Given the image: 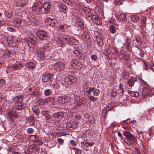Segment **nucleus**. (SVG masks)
<instances>
[{"mask_svg": "<svg viewBox=\"0 0 154 154\" xmlns=\"http://www.w3.org/2000/svg\"><path fill=\"white\" fill-rule=\"evenodd\" d=\"M5 23L4 21L2 20L0 21V26H3Z\"/></svg>", "mask_w": 154, "mask_h": 154, "instance_id": "obj_63", "label": "nucleus"}, {"mask_svg": "<svg viewBox=\"0 0 154 154\" xmlns=\"http://www.w3.org/2000/svg\"><path fill=\"white\" fill-rule=\"evenodd\" d=\"M83 11L85 13L86 15L88 16H91L93 14L92 12V10L91 9L89 8H85V9L83 8Z\"/></svg>", "mask_w": 154, "mask_h": 154, "instance_id": "obj_17", "label": "nucleus"}, {"mask_svg": "<svg viewBox=\"0 0 154 154\" xmlns=\"http://www.w3.org/2000/svg\"><path fill=\"white\" fill-rule=\"evenodd\" d=\"M118 18L121 21H125L126 20V15L124 14H122Z\"/></svg>", "mask_w": 154, "mask_h": 154, "instance_id": "obj_24", "label": "nucleus"}, {"mask_svg": "<svg viewBox=\"0 0 154 154\" xmlns=\"http://www.w3.org/2000/svg\"><path fill=\"white\" fill-rule=\"evenodd\" d=\"M52 91L51 89H45L44 90V95L46 96H48L52 94Z\"/></svg>", "mask_w": 154, "mask_h": 154, "instance_id": "obj_25", "label": "nucleus"}, {"mask_svg": "<svg viewBox=\"0 0 154 154\" xmlns=\"http://www.w3.org/2000/svg\"><path fill=\"white\" fill-rule=\"evenodd\" d=\"M38 56L41 60L43 59L45 57L44 54L41 52H39L38 53Z\"/></svg>", "mask_w": 154, "mask_h": 154, "instance_id": "obj_35", "label": "nucleus"}, {"mask_svg": "<svg viewBox=\"0 0 154 154\" xmlns=\"http://www.w3.org/2000/svg\"><path fill=\"white\" fill-rule=\"evenodd\" d=\"M107 108H108V110H111L113 109V107L112 106H111V105L109 104L106 106V110H107Z\"/></svg>", "mask_w": 154, "mask_h": 154, "instance_id": "obj_52", "label": "nucleus"}, {"mask_svg": "<svg viewBox=\"0 0 154 154\" xmlns=\"http://www.w3.org/2000/svg\"><path fill=\"white\" fill-rule=\"evenodd\" d=\"M74 53L77 55L78 58L82 59L84 57V55L81 52L78 50L75 51Z\"/></svg>", "mask_w": 154, "mask_h": 154, "instance_id": "obj_18", "label": "nucleus"}, {"mask_svg": "<svg viewBox=\"0 0 154 154\" xmlns=\"http://www.w3.org/2000/svg\"><path fill=\"white\" fill-rule=\"evenodd\" d=\"M82 37L84 40H86L88 39L90 36L86 32H84L82 34Z\"/></svg>", "mask_w": 154, "mask_h": 154, "instance_id": "obj_26", "label": "nucleus"}, {"mask_svg": "<svg viewBox=\"0 0 154 154\" xmlns=\"http://www.w3.org/2000/svg\"><path fill=\"white\" fill-rule=\"evenodd\" d=\"M129 94L132 97H137L139 95V93L137 92H134L132 91H129Z\"/></svg>", "mask_w": 154, "mask_h": 154, "instance_id": "obj_28", "label": "nucleus"}, {"mask_svg": "<svg viewBox=\"0 0 154 154\" xmlns=\"http://www.w3.org/2000/svg\"><path fill=\"white\" fill-rule=\"evenodd\" d=\"M26 67L29 69H33L35 67V65L33 63L31 62L26 63L25 64Z\"/></svg>", "mask_w": 154, "mask_h": 154, "instance_id": "obj_20", "label": "nucleus"}, {"mask_svg": "<svg viewBox=\"0 0 154 154\" xmlns=\"http://www.w3.org/2000/svg\"><path fill=\"white\" fill-rule=\"evenodd\" d=\"M122 57L124 59L126 60H128L129 58V56L128 55L123 54Z\"/></svg>", "mask_w": 154, "mask_h": 154, "instance_id": "obj_53", "label": "nucleus"}, {"mask_svg": "<svg viewBox=\"0 0 154 154\" xmlns=\"http://www.w3.org/2000/svg\"><path fill=\"white\" fill-rule=\"evenodd\" d=\"M110 94L113 97H115L117 95V92L116 90H112L111 91Z\"/></svg>", "mask_w": 154, "mask_h": 154, "instance_id": "obj_37", "label": "nucleus"}, {"mask_svg": "<svg viewBox=\"0 0 154 154\" xmlns=\"http://www.w3.org/2000/svg\"><path fill=\"white\" fill-rule=\"evenodd\" d=\"M123 85L121 84H120L119 87V90H120V92H121L122 94L124 93V91L123 88H122Z\"/></svg>", "mask_w": 154, "mask_h": 154, "instance_id": "obj_51", "label": "nucleus"}, {"mask_svg": "<svg viewBox=\"0 0 154 154\" xmlns=\"http://www.w3.org/2000/svg\"><path fill=\"white\" fill-rule=\"evenodd\" d=\"M131 19L134 22H136L139 20L138 17L136 15H132L131 17Z\"/></svg>", "mask_w": 154, "mask_h": 154, "instance_id": "obj_32", "label": "nucleus"}, {"mask_svg": "<svg viewBox=\"0 0 154 154\" xmlns=\"http://www.w3.org/2000/svg\"><path fill=\"white\" fill-rule=\"evenodd\" d=\"M42 7V2L38 0L35 1L32 7V11L38 14L40 12Z\"/></svg>", "mask_w": 154, "mask_h": 154, "instance_id": "obj_1", "label": "nucleus"}, {"mask_svg": "<svg viewBox=\"0 0 154 154\" xmlns=\"http://www.w3.org/2000/svg\"><path fill=\"white\" fill-rule=\"evenodd\" d=\"M63 40L65 41L66 42H69V41H71V38L69 36L63 37Z\"/></svg>", "mask_w": 154, "mask_h": 154, "instance_id": "obj_43", "label": "nucleus"}, {"mask_svg": "<svg viewBox=\"0 0 154 154\" xmlns=\"http://www.w3.org/2000/svg\"><path fill=\"white\" fill-rule=\"evenodd\" d=\"M91 57L92 60H94V61H96L97 58V56L95 54L91 55Z\"/></svg>", "mask_w": 154, "mask_h": 154, "instance_id": "obj_49", "label": "nucleus"}, {"mask_svg": "<svg viewBox=\"0 0 154 154\" xmlns=\"http://www.w3.org/2000/svg\"><path fill=\"white\" fill-rule=\"evenodd\" d=\"M53 117L56 121H59L64 117V114L61 112H57L53 114Z\"/></svg>", "mask_w": 154, "mask_h": 154, "instance_id": "obj_11", "label": "nucleus"}, {"mask_svg": "<svg viewBox=\"0 0 154 154\" xmlns=\"http://www.w3.org/2000/svg\"><path fill=\"white\" fill-rule=\"evenodd\" d=\"M124 142L126 143L128 145H131L132 143V142L129 139H128L127 138L125 139L124 140Z\"/></svg>", "mask_w": 154, "mask_h": 154, "instance_id": "obj_38", "label": "nucleus"}, {"mask_svg": "<svg viewBox=\"0 0 154 154\" xmlns=\"http://www.w3.org/2000/svg\"><path fill=\"white\" fill-rule=\"evenodd\" d=\"M7 117L9 118L11 121H12V119L14 116H16L17 114L13 115L12 114L11 111L8 112L7 113Z\"/></svg>", "mask_w": 154, "mask_h": 154, "instance_id": "obj_21", "label": "nucleus"}, {"mask_svg": "<svg viewBox=\"0 0 154 154\" xmlns=\"http://www.w3.org/2000/svg\"><path fill=\"white\" fill-rule=\"evenodd\" d=\"M83 144L85 146H91L93 145V144L92 143H88L87 142H84L83 143Z\"/></svg>", "mask_w": 154, "mask_h": 154, "instance_id": "obj_48", "label": "nucleus"}, {"mask_svg": "<svg viewBox=\"0 0 154 154\" xmlns=\"http://www.w3.org/2000/svg\"><path fill=\"white\" fill-rule=\"evenodd\" d=\"M27 133L29 134H31L34 132V130L31 128H28L27 131Z\"/></svg>", "mask_w": 154, "mask_h": 154, "instance_id": "obj_44", "label": "nucleus"}, {"mask_svg": "<svg viewBox=\"0 0 154 154\" xmlns=\"http://www.w3.org/2000/svg\"><path fill=\"white\" fill-rule=\"evenodd\" d=\"M77 80L76 78L72 75H69L66 79V81L69 85L72 84V82H76Z\"/></svg>", "mask_w": 154, "mask_h": 154, "instance_id": "obj_8", "label": "nucleus"}, {"mask_svg": "<svg viewBox=\"0 0 154 154\" xmlns=\"http://www.w3.org/2000/svg\"><path fill=\"white\" fill-rule=\"evenodd\" d=\"M5 85V80L2 79L0 80V86H2Z\"/></svg>", "mask_w": 154, "mask_h": 154, "instance_id": "obj_47", "label": "nucleus"}, {"mask_svg": "<svg viewBox=\"0 0 154 154\" xmlns=\"http://www.w3.org/2000/svg\"><path fill=\"white\" fill-rule=\"evenodd\" d=\"M75 118L77 119H80L81 118L80 116L78 115H76L75 116Z\"/></svg>", "mask_w": 154, "mask_h": 154, "instance_id": "obj_61", "label": "nucleus"}, {"mask_svg": "<svg viewBox=\"0 0 154 154\" xmlns=\"http://www.w3.org/2000/svg\"><path fill=\"white\" fill-rule=\"evenodd\" d=\"M137 81V79L135 78H132L129 79L128 82V85H127V88L131 89L132 87L134 85L135 82Z\"/></svg>", "mask_w": 154, "mask_h": 154, "instance_id": "obj_10", "label": "nucleus"}, {"mask_svg": "<svg viewBox=\"0 0 154 154\" xmlns=\"http://www.w3.org/2000/svg\"><path fill=\"white\" fill-rule=\"evenodd\" d=\"M22 20L20 19L17 18L14 20L13 21V23L15 24H20Z\"/></svg>", "mask_w": 154, "mask_h": 154, "instance_id": "obj_34", "label": "nucleus"}, {"mask_svg": "<svg viewBox=\"0 0 154 154\" xmlns=\"http://www.w3.org/2000/svg\"><path fill=\"white\" fill-rule=\"evenodd\" d=\"M37 36L42 40H44L48 38V33L43 30H38L36 33Z\"/></svg>", "mask_w": 154, "mask_h": 154, "instance_id": "obj_3", "label": "nucleus"}, {"mask_svg": "<svg viewBox=\"0 0 154 154\" xmlns=\"http://www.w3.org/2000/svg\"><path fill=\"white\" fill-rule=\"evenodd\" d=\"M71 64L73 68L76 69H81L83 66L81 62L79 60L75 59L72 60Z\"/></svg>", "mask_w": 154, "mask_h": 154, "instance_id": "obj_4", "label": "nucleus"}, {"mask_svg": "<svg viewBox=\"0 0 154 154\" xmlns=\"http://www.w3.org/2000/svg\"><path fill=\"white\" fill-rule=\"evenodd\" d=\"M32 110L35 114L38 115L39 111L38 110V106L36 105H34L32 108Z\"/></svg>", "mask_w": 154, "mask_h": 154, "instance_id": "obj_19", "label": "nucleus"}, {"mask_svg": "<svg viewBox=\"0 0 154 154\" xmlns=\"http://www.w3.org/2000/svg\"><path fill=\"white\" fill-rule=\"evenodd\" d=\"M53 87L54 89L55 90L56 89L57 90H58L60 88V85L57 82H55L54 84Z\"/></svg>", "mask_w": 154, "mask_h": 154, "instance_id": "obj_36", "label": "nucleus"}, {"mask_svg": "<svg viewBox=\"0 0 154 154\" xmlns=\"http://www.w3.org/2000/svg\"><path fill=\"white\" fill-rule=\"evenodd\" d=\"M47 101L49 104H54L55 102V100L53 97H50L47 99Z\"/></svg>", "mask_w": 154, "mask_h": 154, "instance_id": "obj_22", "label": "nucleus"}, {"mask_svg": "<svg viewBox=\"0 0 154 154\" xmlns=\"http://www.w3.org/2000/svg\"><path fill=\"white\" fill-rule=\"evenodd\" d=\"M141 22L142 26L143 27L145 26V25L146 23V17L144 16L141 17Z\"/></svg>", "mask_w": 154, "mask_h": 154, "instance_id": "obj_30", "label": "nucleus"}, {"mask_svg": "<svg viewBox=\"0 0 154 154\" xmlns=\"http://www.w3.org/2000/svg\"><path fill=\"white\" fill-rule=\"evenodd\" d=\"M93 88H90L88 90L86 91V93L88 94V95H90L91 94V92H92Z\"/></svg>", "mask_w": 154, "mask_h": 154, "instance_id": "obj_55", "label": "nucleus"}, {"mask_svg": "<svg viewBox=\"0 0 154 154\" xmlns=\"http://www.w3.org/2000/svg\"><path fill=\"white\" fill-rule=\"evenodd\" d=\"M22 2L19 5L21 7L23 6L27 3L28 1L27 0H22Z\"/></svg>", "mask_w": 154, "mask_h": 154, "instance_id": "obj_39", "label": "nucleus"}, {"mask_svg": "<svg viewBox=\"0 0 154 154\" xmlns=\"http://www.w3.org/2000/svg\"><path fill=\"white\" fill-rule=\"evenodd\" d=\"M144 56V54H143V53H141V52H140L138 56V57L139 58H141V57H143Z\"/></svg>", "mask_w": 154, "mask_h": 154, "instance_id": "obj_60", "label": "nucleus"}, {"mask_svg": "<svg viewBox=\"0 0 154 154\" xmlns=\"http://www.w3.org/2000/svg\"><path fill=\"white\" fill-rule=\"evenodd\" d=\"M52 66H54V68H55L57 70L61 71L64 69L65 67L64 64L61 62H59L55 63Z\"/></svg>", "mask_w": 154, "mask_h": 154, "instance_id": "obj_6", "label": "nucleus"}, {"mask_svg": "<svg viewBox=\"0 0 154 154\" xmlns=\"http://www.w3.org/2000/svg\"><path fill=\"white\" fill-rule=\"evenodd\" d=\"M141 85H145V87H147V86L148 85L146 84V82H145L144 80L141 82Z\"/></svg>", "mask_w": 154, "mask_h": 154, "instance_id": "obj_59", "label": "nucleus"}, {"mask_svg": "<svg viewBox=\"0 0 154 154\" xmlns=\"http://www.w3.org/2000/svg\"><path fill=\"white\" fill-rule=\"evenodd\" d=\"M92 93L93 95L96 97H97L98 95L100 93L99 90L94 87H93Z\"/></svg>", "mask_w": 154, "mask_h": 154, "instance_id": "obj_23", "label": "nucleus"}, {"mask_svg": "<svg viewBox=\"0 0 154 154\" xmlns=\"http://www.w3.org/2000/svg\"><path fill=\"white\" fill-rule=\"evenodd\" d=\"M12 154H23V153H20L17 152H12Z\"/></svg>", "mask_w": 154, "mask_h": 154, "instance_id": "obj_64", "label": "nucleus"}, {"mask_svg": "<svg viewBox=\"0 0 154 154\" xmlns=\"http://www.w3.org/2000/svg\"><path fill=\"white\" fill-rule=\"evenodd\" d=\"M9 68L12 70H16L19 69V66L16 64L14 66H9Z\"/></svg>", "mask_w": 154, "mask_h": 154, "instance_id": "obj_33", "label": "nucleus"}, {"mask_svg": "<svg viewBox=\"0 0 154 154\" xmlns=\"http://www.w3.org/2000/svg\"><path fill=\"white\" fill-rule=\"evenodd\" d=\"M75 22L76 25L80 27L82 29L84 28L83 21L81 19L77 18L75 20Z\"/></svg>", "mask_w": 154, "mask_h": 154, "instance_id": "obj_16", "label": "nucleus"}, {"mask_svg": "<svg viewBox=\"0 0 154 154\" xmlns=\"http://www.w3.org/2000/svg\"><path fill=\"white\" fill-rule=\"evenodd\" d=\"M5 54L7 56V58L8 57H10V55L11 54V52L8 50H7L5 51Z\"/></svg>", "mask_w": 154, "mask_h": 154, "instance_id": "obj_56", "label": "nucleus"}, {"mask_svg": "<svg viewBox=\"0 0 154 154\" xmlns=\"http://www.w3.org/2000/svg\"><path fill=\"white\" fill-rule=\"evenodd\" d=\"M89 98L90 100L93 102H94L95 101H97V98L92 95L89 96Z\"/></svg>", "mask_w": 154, "mask_h": 154, "instance_id": "obj_45", "label": "nucleus"}, {"mask_svg": "<svg viewBox=\"0 0 154 154\" xmlns=\"http://www.w3.org/2000/svg\"><path fill=\"white\" fill-rule=\"evenodd\" d=\"M18 106H19L20 107V108H22V107L23 106V105L21 104V103H18L17 105Z\"/></svg>", "mask_w": 154, "mask_h": 154, "instance_id": "obj_62", "label": "nucleus"}, {"mask_svg": "<svg viewBox=\"0 0 154 154\" xmlns=\"http://www.w3.org/2000/svg\"><path fill=\"white\" fill-rule=\"evenodd\" d=\"M149 67L154 72V64L152 63L149 64Z\"/></svg>", "mask_w": 154, "mask_h": 154, "instance_id": "obj_58", "label": "nucleus"}, {"mask_svg": "<svg viewBox=\"0 0 154 154\" xmlns=\"http://www.w3.org/2000/svg\"><path fill=\"white\" fill-rule=\"evenodd\" d=\"M83 102L80 103V102L78 104L79 107H82L84 106L85 105L86 102V99L85 98H84V100H82Z\"/></svg>", "mask_w": 154, "mask_h": 154, "instance_id": "obj_31", "label": "nucleus"}, {"mask_svg": "<svg viewBox=\"0 0 154 154\" xmlns=\"http://www.w3.org/2000/svg\"><path fill=\"white\" fill-rule=\"evenodd\" d=\"M123 135L130 140L132 143L135 141L136 138L134 136L131 134L130 131H123Z\"/></svg>", "mask_w": 154, "mask_h": 154, "instance_id": "obj_5", "label": "nucleus"}, {"mask_svg": "<svg viewBox=\"0 0 154 154\" xmlns=\"http://www.w3.org/2000/svg\"><path fill=\"white\" fill-rule=\"evenodd\" d=\"M52 76L51 74H46L43 75L42 77V81L44 82H46L48 81L49 79Z\"/></svg>", "mask_w": 154, "mask_h": 154, "instance_id": "obj_14", "label": "nucleus"}, {"mask_svg": "<svg viewBox=\"0 0 154 154\" xmlns=\"http://www.w3.org/2000/svg\"><path fill=\"white\" fill-rule=\"evenodd\" d=\"M23 97L22 96H19L17 97H14L13 98V100L14 103L17 105L18 103H21L23 101Z\"/></svg>", "mask_w": 154, "mask_h": 154, "instance_id": "obj_13", "label": "nucleus"}, {"mask_svg": "<svg viewBox=\"0 0 154 154\" xmlns=\"http://www.w3.org/2000/svg\"><path fill=\"white\" fill-rule=\"evenodd\" d=\"M133 41L134 43H138L141 42V38L140 36H136L134 38Z\"/></svg>", "mask_w": 154, "mask_h": 154, "instance_id": "obj_27", "label": "nucleus"}, {"mask_svg": "<svg viewBox=\"0 0 154 154\" xmlns=\"http://www.w3.org/2000/svg\"><path fill=\"white\" fill-rule=\"evenodd\" d=\"M109 22L111 24H115L116 23V21L115 20L113 19L112 18H111L109 19Z\"/></svg>", "mask_w": 154, "mask_h": 154, "instance_id": "obj_42", "label": "nucleus"}, {"mask_svg": "<svg viewBox=\"0 0 154 154\" xmlns=\"http://www.w3.org/2000/svg\"><path fill=\"white\" fill-rule=\"evenodd\" d=\"M7 29L8 31L11 32H14L16 31L15 29L11 27H8L7 28Z\"/></svg>", "mask_w": 154, "mask_h": 154, "instance_id": "obj_46", "label": "nucleus"}, {"mask_svg": "<svg viewBox=\"0 0 154 154\" xmlns=\"http://www.w3.org/2000/svg\"><path fill=\"white\" fill-rule=\"evenodd\" d=\"M70 143L72 146H75L76 145V143L73 140H71L70 141Z\"/></svg>", "mask_w": 154, "mask_h": 154, "instance_id": "obj_57", "label": "nucleus"}, {"mask_svg": "<svg viewBox=\"0 0 154 154\" xmlns=\"http://www.w3.org/2000/svg\"><path fill=\"white\" fill-rule=\"evenodd\" d=\"M70 97L64 95L58 97L57 98V100L59 103H64L69 102L71 100Z\"/></svg>", "mask_w": 154, "mask_h": 154, "instance_id": "obj_2", "label": "nucleus"}, {"mask_svg": "<svg viewBox=\"0 0 154 154\" xmlns=\"http://www.w3.org/2000/svg\"><path fill=\"white\" fill-rule=\"evenodd\" d=\"M151 91L149 88L146 87H143V88L142 95L143 96H148L151 93Z\"/></svg>", "mask_w": 154, "mask_h": 154, "instance_id": "obj_12", "label": "nucleus"}, {"mask_svg": "<svg viewBox=\"0 0 154 154\" xmlns=\"http://www.w3.org/2000/svg\"><path fill=\"white\" fill-rule=\"evenodd\" d=\"M43 7L44 8V14H46L50 11L51 8V5L49 2H46L43 4Z\"/></svg>", "mask_w": 154, "mask_h": 154, "instance_id": "obj_9", "label": "nucleus"}, {"mask_svg": "<svg viewBox=\"0 0 154 154\" xmlns=\"http://www.w3.org/2000/svg\"><path fill=\"white\" fill-rule=\"evenodd\" d=\"M57 141L61 145L64 142V140L61 138H58L57 139Z\"/></svg>", "mask_w": 154, "mask_h": 154, "instance_id": "obj_50", "label": "nucleus"}, {"mask_svg": "<svg viewBox=\"0 0 154 154\" xmlns=\"http://www.w3.org/2000/svg\"><path fill=\"white\" fill-rule=\"evenodd\" d=\"M36 41L37 38L35 35L32 36V38L30 37L27 40V42L29 45L32 47L34 46L35 44H36Z\"/></svg>", "mask_w": 154, "mask_h": 154, "instance_id": "obj_7", "label": "nucleus"}, {"mask_svg": "<svg viewBox=\"0 0 154 154\" xmlns=\"http://www.w3.org/2000/svg\"><path fill=\"white\" fill-rule=\"evenodd\" d=\"M109 31L112 33H115L116 32V27L113 25H111L109 26Z\"/></svg>", "mask_w": 154, "mask_h": 154, "instance_id": "obj_29", "label": "nucleus"}, {"mask_svg": "<svg viewBox=\"0 0 154 154\" xmlns=\"http://www.w3.org/2000/svg\"><path fill=\"white\" fill-rule=\"evenodd\" d=\"M72 149L75 151L76 154H81V152L80 150L74 147L72 148Z\"/></svg>", "mask_w": 154, "mask_h": 154, "instance_id": "obj_41", "label": "nucleus"}, {"mask_svg": "<svg viewBox=\"0 0 154 154\" xmlns=\"http://www.w3.org/2000/svg\"><path fill=\"white\" fill-rule=\"evenodd\" d=\"M143 66L145 70H147L149 67L148 65L147 64L145 61H143Z\"/></svg>", "mask_w": 154, "mask_h": 154, "instance_id": "obj_40", "label": "nucleus"}, {"mask_svg": "<svg viewBox=\"0 0 154 154\" xmlns=\"http://www.w3.org/2000/svg\"><path fill=\"white\" fill-rule=\"evenodd\" d=\"M55 20L50 18H49L46 19L45 20V22L48 23V24L52 26H53L55 25Z\"/></svg>", "mask_w": 154, "mask_h": 154, "instance_id": "obj_15", "label": "nucleus"}, {"mask_svg": "<svg viewBox=\"0 0 154 154\" xmlns=\"http://www.w3.org/2000/svg\"><path fill=\"white\" fill-rule=\"evenodd\" d=\"M44 115L45 116L46 120H48L50 119V117L48 114L45 112Z\"/></svg>", "mask_w": 154, "mask_h": 154, "instance_id": "obj_54", "label": "nucleus"}]
</instances>
